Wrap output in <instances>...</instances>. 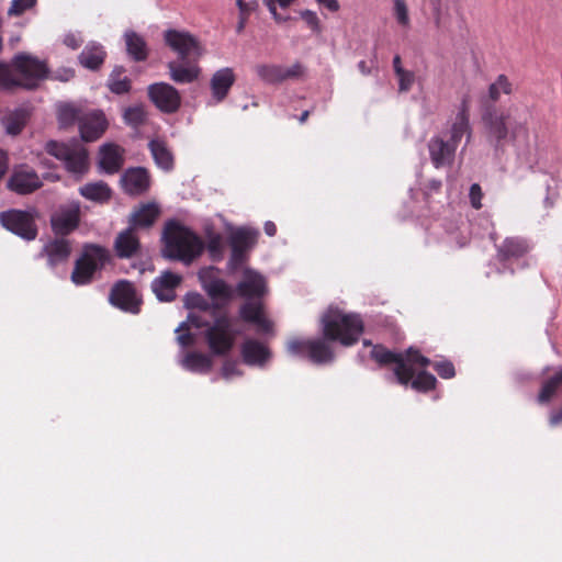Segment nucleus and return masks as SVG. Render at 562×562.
I'll return each mask as SVG.
<instances>
[{
    "mask_svg": "<svg viewBox=\"0 0 562 562\" xmlns=\"http://www.w3.org/2000/svg\"><path fill=\"white\" fill-rule=\"evenodd\" d=\"M82 43H83V40L79 35V33L69 32L64 37V44L71 49L79 48Z\"/></svg>",
    "mask_w": 562,
    "mask_h": 562,
    "instance_id": "obj_56",
    "label": "nucleus"
},
{
    "mask_svg": "<svg viewBox=\"0 0 562 562\" xmlns=\"http://www.w3.org/2000/svg\"><path fill=\"white\" fill-rule=\"evenodd\" d=\"M434 369L442 379H451L456 375L454 366L448 360L434 363Z\"/></svg>",
    "mask_w": 562,
    "mask_h": 562,
    "instance_id": "obj_51",
    "label": "nucleus"
},
{
    "mask_svg": "<svg viewBox=\"0 0 562 562\" xmlns=\"http://www.w3.org/2000/svg\"><path fill=\"white\" fill-rule=\"evenodd\" d=\"M35 4L36 0H12L10 8L8 9V14L11 16H19Z\"/></svg>",
    "mask_w": 562,
    "mask_h": 562,
    "instance_id": "obj_49",
    "label": "nucleus"
},
{
    "mask_svg": "<svg viewBox=\"0 0 562 562\" xmlns=\"http://www.w3.org/2000/svg\"><path fill=\"white\" fill-rule=\"evenodd\" d=\"M531 250L530 243L518 236L506 237L501 245L497 246V258L501 261L519 259Z\"/></svg>",
    "mask_w": 562,
    "mask_h": 562,
    "instance_id": "obj_26",
    "label": "nucleus"
},
{
    "mask_svg": "<svg viewBox=\"0 0 562 562\" xmlns=\"http://www.w3.org/2000/svg\"><path fill=\"white\" fill-rule=\"evenodd\" d=\"M262 1L267 5L270 14L272 15V18L274 19L276 22L281 23V22H284V21H286L289 19V18H284L281 14L278 13L277 4L274 3V0H262Z\"/></svg>",
    "mask_w": 562,
    "mask_h": 562,
    "instance_id": "obj_57",
    "label": "nucleus"
},
{
    "mask_svg": "<svg viewBox=\"0 0 562 562\" xmlns=\"http://www.w3.org/2000/svg\"><path fill=\"white\" fill-rule=\"evenodd\" d=\"M318 4L325 7L330 12H337L339 10V2L337 0H315Z\"/></svg>",
    "mask_w": 562,
    "mask_h": 562,
    "instance_id": "obj_60",
    "label": "nucleus"
},
{
    "mask_svg": "<svg viewBox=\"0 0 562 562\" xmlns=\"http://www.w3.org/2000/svg\"><path fill=\"white\" fill-rule=\"evenodd\" d=\"M85 113L86 112H82L79 108L71 103L60 104L57 110L59 126L66 128L74 125L75 123L79 124L80 117H82Z\"/></svg>",
    "mask_w": 562,
    "mask_h": 562,
    "instance_id": "obj_39",
    "label": "nucleus"
},
{
    "mask_svg": "<svg viewBox=\"0 0 562 562\" xmlns=\"http://www.w3.org/2000/svg\"><path fill=\"white\" fill-rule=\"evenodd\" d=\"M396 77L398 78V90L401 92L408 91L415 81L414 72L405 69L398 72Z\"/></svg>",
    "mask_w": 562,
    "mask_h": 562,
    "instance_id": "obj_52",
    "label": "nucleus"
},
{
    "mask_svg": "<svg viewBox=\"0 0 562 562\" xmlns=\"http://www.w3.org/2000/svg\"><path fill=\"white\" fill-rule=\"evenodd\" d=\"M235 82V75L232 68L225 67L217 70L211 79V88L214 98L222 101Z\"/></svg>",
    "mask_w": 562,
    "mask_h": 562,
    "instance_id": "obj_31",
    "label": "nucleus"
},
{
    "mask_svg": "<svg viewBox=\"0 0 562 562\" xmlns=\"http://www.w3.org/2000/svg\"><path fill=\"white\" fill-rule=\"evenodd\" d=\"M106 53L97 43H89L79 54L78 59L81 66L90 70H97L104 63Z\"/></svg>",
    "mask_w": 562,
    "mask_h": 562,
    "instance_id": "obj_32",
    "label": "nucleus"
},
{
    "mask_svg": "<svg viewBox=\"0 0 562 562\" xmlns=\"http://www.w3.org/2000/svg\"><path fill=\"white\" fill-rule=\"evenodd\" d=\"M448 134L449 140L457 147L464 136L467 137V143L470 142L472 136V127L470 124V102L468 97L462 98Z\"/></svg>",
    "mask_w": 562,
    "mask_h": 562,
    "instance_id": "obj_19",
    "label": "nucleus"
},
{
    "mask_svg": "<svg viewBox=\"0 0 562 562\" xmlns=\"http://www.w3.org/2000/svg\"><path fill=\"white\" fill-rule=\"evenodd\" d=\"M45 150L60 160L70 173L82 176L88 171V150L77 140L71 143L48 140L45 144Z\"/></svg>",
    "mask_w": 562,
    "mask_h": 562,
    "instance_id": "obj_7",
    "label": "nucleus"
},
{
    "mask_svg": "<svg viewBox=\"0 0 562 562\" xmlns=\"http://www.w3.org/2000/svg\"><path fill=\"white\" fill-rule=\"evenodd\" d=\"M140 243L135 229L127 227L122 231L114 240V249L119 258H131L139 249Z\"/></svg>",
    "mask_w": 562,
    "mask_h": 562,
    "instance_id": "obj_28",
    "label": "nucleus"
},
{
    "mask_svg": "<svg viewBox=\"0 0 562 562\" xmlns=\"http://www.w3.org/2000/svg\"><path fill=\"white\" fill-rule=\"evenodd\" d=\"M257 77L267 85L283 82L282 66L274 64H258L255 66Z\"/></svg>",
    "mask_w": 562,
    "mask_h": 562,
    "instance_id": "obj_37",
    "label": "nucleus"
},
{
    "mask_svg": "<svg viewBox=\"0 0 562 562\" xmlns=\"http://www.w3.org/2000/svg\"><path fill=\"white\" fill-rule=\"evenodd\" d=\"M162 255L170 260L191 263L204 250L203 240L190 228L175 220L166 223L164 233Z\"/></svg>",
    "mask_w": 562,
    "mask_h": 562,
    "instance_id": "obj_3",
    "label": "nucleus"
},
{
    "mask_svg": "<svg viewBox=\"0 0 562 562\" xmlns=\"http://www.w3.org/2000/svg\"><path fill=\"white\" fill-rule=\"evenodd\" d=\"M310 339L302 340L299 338H292L286 344V351L294 357H303L307 355V345Z\"/></svg>",
    "mask_w": 562,
    "mask_h": 562,
    "instance_id": "obj_48",
    "label": "nucleus"
},
{
    "mask_svg": "<svg viewBox=\"0 0 562 562\" xmlns=\"http://www.w3.org/2000/svg\"><path fill=\"white\" fill-rule=\"evenodd\" d=\"M124 122L132 127L142 126L147 120V113L142 104L128 106L123 112Z\"/></svg>",
    "mask_w": 562,
    "mask_h": 562,
    "instance_id": "obj_42",
    "label": "nucleus"
},
{
    "mask_svg": "<svg viewBox=\"0 0 562 562\" xmlns=\"http://www.w3.org/2000/svg\"><path fill=\"white\" fill-rule=\"evenodd\" d=\"M258 233L247 228H239L231 235L232 254L228 266L236 269L244 263L247 251L256 244Z\"/></svg>",
    "mask_w": 562,
    "mask_h": 562,
    "instance_id": "obj_16",
    "label": "nucleus"
},
{
    "mask_svg": "<svg viewBox=\"0 0 562 562\" xmlns=\"http://www.w3.org/2000/svg\"><path fill=\"white\" fill-rule=\"evenodd\" d=\"M78 192L86 200L98 204L108 203L113 194L110 186L102 180L87 182L78 189Z\"/></svg>",
    "mask_w": 562,
    "mask_h": 562,
    "instance_id": "obj_29",
    "label": "nucleus"
},
{
    "mask_svg": "<svg viewBox=\"0 0 562 562\" xmlns=\"http://www.w3.org/2000/svg\"><path fill=\"white\" fill-rule=\"evenodd\" d=\"M148 149L155 165L165 172L175 168V157L167 143L160 138H153L148 143Z\"/></svg>",
    "mask_w": 562,
    "mask_h": 562,
    "instance_id": "obj_27",
    "label": "nucleus"
},
{
    "mask_svg": "<svg viewBox=\"0 0 562 562\" xmlns=\"http://www.w3.org/2000/svg\"><path fill=\"white\" fill-rule=\"evenodd\" d=\"M301 18L305 21V23L310 26V29L315 33H321V21L317 14L311 10H303L301 12Z\"/></svg>",
    "mask_w": 562,
    "mask_h": 562,
    "instance_id": "obj_54",
    "label": "nucleus"
},
{
    "mask_svg": "<svg viewBox=\"0 0 562 562\" xmlns=\"http://www.w3.org/2000/svg\"><path fill=\"white\" fill-rule=\"evenodd\" d=\"M125 71L124 67L116 66L109 76L108 87L115 94H124L131 90V80L122 76Z\"/></svg>",
    "mask_w": 562,
    "mask_h": 562,
    "instance_id": "obj_40",
    "label": "nucleus"
},
{
    "mask_svg": "<svg viewBox=\"0 0 562 562\" xmlns=\"http://www.w3.org/2000/svg\"><path fill=\"white\" fill-rule=\"evenodd\" d=\"M22 128H23L22 123H20L19 121H15V120H10L5 124V131L10 135H18L19 133H21Z\"/></svg>",
    "mask_w": 562,
    "mask_h": 562,
    "instance_id": "obj_59",
    "label": "nucleus"
},
{
    "mask_svg": "<svg viewBox=\"0 0 562 562\" xmlns=\"http://www.w3.org/2000/svg\"><path fill=\"white\" fill-rule=\"evenodd\" d=\"M436 383V376L427 371H420L417 374L414 373L413 378L408 382L412 389L418 392H428L435 389Z\"/></svg>",
    "mask_w": 562,
    "mask_h": 562,
    "instance_id": "obj_43",
    "label": "nucleus"
},
{
    "mask_svg": "<svg viewBox=\"0 0 562 562\" xmlns=\"http://www.w3.org/2000/svg\"><path fill=\"white\" fill-rule=\"evenodd\" d=\"M562 423V407L558 411H553L550 415L549 424L555 427Z\"/></svg>",
    "mask_w": 562,
    "mask_h": 562,
    "instance_id": "obj_61",
    "label": "nucleus"
},
{
    "mask_svg": "<svg viewBox=\"0 0 562 562\" xmlns=\"http://www.w3.org/2000/svg\"><path fill=\"white\" fill-rule=\"evenodd\" d=\"M164 40L166 45L178 54L180 61L195 60L202 55L199 41L189 32L170 29L165 31Z\"/></svg>",
    "mask_w": 562,
    "mask_h": 562,
    "instance_id": "obj_10",
    "label": "nucleus"
},
{
    "mask_svg": "<svg viewBox=\"0 0 562 562\" xmlns=\"http://www.w3.org/2000/svg\"><path fill=\"white\" fill-rule=\"evenodd\" d=\"M482 121L488 138L495 143L496 148L508 138L516 140L528 136L526 122L513 116L510 110L499 111L494 106H487L482 114Z\"/></svg>",
    "mask_w": 562,
    "mask_h": 562,
    "instance_id": "obj_4",
    "label": "nucleus"
},
{
    "mask_svg": "<svg viewBox=\"0 0 562 562\" xmlns=\"http://www.w3.org/2000/svg\"><path fill=\"white\" fill-rule=\"evenodd\" d=\"M21 81L14 77L8 64L0 63V87L10 90L14 87H21Z\"/></svg>",
    "mask_w": 562,
    "mask_h": 562,
    "instance_id": "obj_44",
    "label": "nucleus"
},
{
    "mask_svg": "<svg viewBox=\"0 0 562 562\" xmlns=\"http://www.w3.org/2000/svg\"><path fill=\"white\" fill-rule=\"evenodd\" d=\"M207 250L213 259H218L223 254V237L218 233L207 235Z\"/></svg>",
    "mask_w": 562,
    "mask_h": 562,
    "instance_id": "obj_46",
    "label": "nucleus"
},
{
    "mask_svg": "<svg viewBox=\"0 0 562 562\" xmlns=\"http://www.w3.org/2000/svg\"><path fill=\"white\" fill-rule=\"evenodd\" d=\"M257 2L256 1H252V2H246L245 3V10L244 11H239L240 15H244L246 18H248V15L257 8Z\"/></svg>",
    "mask_w": 562,
    "mask_h": 562,
    "instance_id": "obj_63",
    "label": "nucleus"
},
{
    "mask_svg": "<svg viewBox=\"0 0 562 562\" xmlns=\"http://www.w3.org/2000/svg\"><path fill=\"white\" fill-rule=\"evenodd\" d=\"M70 241L61 237L48 240L43 246L36 258H46L47 267L54 270L57 266L66 263L70 257Z\"/></svg>",
    "mask_w": 562,
    "mask_h": 562,
    "instance_id": "obj_20",
    "label": "nucleus"
},
{
    "mask_svg": "<svg viewBox=\"0 0 562 562\" xmlns=\"http://www.w3.org/2000/svg\"><path fill=\"white\" fill-rule=\"evenodd\" d=\"M562 389V369L557 371L554 375L546 380L538 394L537 401L540 404H546Z\"/></svg>",
    "mask_w": 562,
    "mask_h": 562,
    "instance_id": "obj_38",
    "label": "nucleus"
},
{
    "mask_svg": "<svg viewBox=\"0 0 562 562\" xmlns=\"http://www.w3.org/2000/svg\"><path fill=\"white\" fill-rule=\"evenodd\" d=\"M148 95L153 103L165 113H175L181 104L179 91L166 82L150 85Z\"/></svg>",
    "mask_w": 562,
    "mask_h": 562,
    "instance_id": "obj_15",
    "label": "nucleus"
},
{
    "mask_svg": "<svg viewBox=\"0 0 562 562\" xmlns=\"http://www.w3.org/2000/svg\"><path fill=\"white\" fill-rule=\"evenodd\" d=\"M371 357L380 364L395 363L393 374L387 376L389 381L396 380L397 383L407 386L414 375V371L406 366L404 355L391 351L382 346H373Z\"/></svg>",
    "mask_w": 562,
    "mask_h": 562,
    "instance_id": "obj_11",
    "label": "nucleus"
},
{
    "mask_svg": "<svg viewBox=\"0 0 562 562\" xmlns=\"http://www.w3.org/2000/svg\"><path fill=\"white\" fill-rule=\"evenodd\" d=\"M513 91V86L507 76L499 75L496 80L490 85L487 90L488 99L493 102L499 100L501 94H510Z\"/></svg>",
    "mask_w": 562,
    "mask_h": 562,
    "instance_id": "obj_41",
    "label": "nucleus"
},
{
    "mask_svg": "<svg viewBox=\"0 0 562 562\" xmlns=\"http://www.w3.org/2000/svg\"><path fill=\"white\" fill-rule=\"evenodd\" d=\"M221 374L225 380H231L234 376H240L243 372L238 368V362L235 360H226L223 363Z\"/></svg>",
    "mask_w": 562,
    "mask_h": 562,
    "instance_id": "obj_50",
    "label": "nucleus"
},
{
    "mask_svg": "<svg viewBox=\"0 0 562 562\" xmlns=\"http://www.w3.org/2000/svg\"><path fill=\"white\" fill-rule=\"evenodd\" d=\"M457 148L449 139L445 140L440 136H434L428 142L430 160L436 168L452 165Z\"/></svg>",
    "mask_w": 562,
    "mask_h": 562,
    "instance_id": "obj_22",
    "label": "nucleus"
},
{
    "mask_svg": "<svg viewBox=\"0 0 562 562\" xmlns=\"http://www.w3.org/2000/svg\"><path fill=\"white\" fill-rule=\"evenodd\" d=\"M35 210L11 209L0 213V223L9 232L31 241L37 237Z\"/></svg>",
    "mask_w": 562,
    "mask_h": 562,
    "instance_id": "obj_8",
    "label": "nucleus"
},
{
    "mask_svg": "<svg viewBox=\"0 0 562 562\" xmlns=\"http://www.w3.org/2000/svg\"><path fill=\"white\" fill-rule=\"evenodd\" d=\"M393 13L400 25L404 27L409 26L411 20L405 0H394Z\"/></svg>",
    "mask_w": 562,
    "mask_h": 562,
    "instance_id": "obj_47",
    "label": "nucleus"
},
{
    "mask_svg": "<svg viewBox=\"0 0 562 562\" xmlns=\"http://www.w3.org/2000/svg\"><path fill=\"white\" fill-rule=\"evenodd\" d=\"M109 259L110 254L106 248L94 244L85 245L81 256L75 262L71 281L76 285L90 283L95 272L102 270Z\"/></svg>",
    "mask_w": 562,
    "mask_h": 562,
    "instance_id": "obj_6",
    "label": "nucleus"
},
{
    "mask_svg": "<svg viewBox=\"0 0 562 562\" xmlns=\"http://www.w3.org/2000/svg\"><path fill=\"white\" fill-rule=\"evenodd\" d=\"M181 367L193 373H207L212 369V359L210 356L201 352H187L179 361Z\"/></svg>",
    "mask_w": 562,
    "mask_h": 562,
    "instance_id": "obj_33",
    "label": "nucleus"
},
{
    "mask_svg": "<svg viewBox=\"0 0 562 562\" xmlns=\"http://www.w3.org/2000/svg\"><path fill=\"white\" fill-rule=\"evenodd\" d=\"M99 167L108 173L119 172L124 164V149L112 143L103 144L99 149Z\"/></svg>",
    "mask_w": 562,
    "mask_h": 562,
    "instance_id": "obj_23",
    "label": "nucleus"
},
{
    "mask_svg": "<svg viewBox=\"0 0 562 562\" xmlns=\"http://www.w3.org/2000/svg\"><path fill=\"white\" fill-rule=\"evenodd\" d=\"M109 300L112 305L133 314L139 312L140 301L137 299L133 284L122 280L115 283L110 292Z\"/></svg>",
    "mask_w": 562,
    "mask_h": 562,
    "instance_id": "obj_17",
    "label": "nucleus"
},
{
    "mask_svg": "<svg viewBox=\"0 0 562 562\" xmlns=\"http://www.w3.org/2000/svg\"><path fill=\"white\" fill-rule=\"evenodd\" d=\"M78 127L82 140L94 142L106 131L108 120L101 110H92L80 117Z\"/></svg>",
    "mask_w": 562,
    "mask_h": 562,
    "instance_id": "obj_18",
    "label": "nucleus"
},
{
    "mask_svg": "<svg viewBox=\"0 0 562 562\" xmlns=\"http://www.w3.org/2000/svg\"><path fill=\"white\" fill-rule=\"evenodd\" d=\"M324 338L310 339L307 358L315 364L330 363L335 359L329 341L342 346L355 345L363 331V322L357 314H346L338 308H328L322 317Z\"/></svg>",
    "mask_w": 562,
    "mask_h": 562,
    "instance_id": "obj_1",
    "label": "nucleus"
},
{
    "mask_svg": "<svg viewBox=\"0 0 562 562\" xmlns=\"http://www.w3.org/2000/svg\"><path fill=\"white\" fill-rule=\"evenodd\" d=\"M240 355L244 363L251 367H263L271 358L267 345L252 338L245 339L241 344Z\"/></svg>",
    "mask_w": 562,
    "mask_h": 562,
    "instance_id": "obj_24",
    "label": "nucleus"
},
{
    "mask_svg": "<svg viewBox=\"0 0 562 562\" xmlns=\"http://www.w3.org/2000/svg\"><path fill=\"white\" fill-rule=\"evenodd\" d=\"M204 337L211 352L215 356L228 353L235 342L238 330L234 328L233 319L224 308L203 325Z\"/></svg>",
    "mask_w": 562,
    "mask_h": 562,
    "instance_id": "obj_5",
    "label": "nucleus"
},
{
    "mask_svg": "<svg viewBox=\"0 0 562 562\" xmlns=\"http://www.w3.org/2000/svg\"><path fill=\"white\" fill-rule=\"evenodd\" d=\"M42 186L40 175L26 164L14 166L7 181V188L19 195L31 194Z\"/></svg>",
    "mask_w": 562,
    "mask_h": 562,
    "instance_id": "obj_12",
    "label": "nucleus"
},
{
    "mask_svg": "<svg viewBox=\"0 0 562 562\" xmlns=\"http://www.w3.org/2000/svg\"><path fill=\"white\" fill-rule=\"evenodd\" d=\"M440 188H441V181L431 179L426 187L425 193L430 194L431 192H437V191H439Z\"/></svg>",
    "mask_w": 562,
    "mask_h": 562,
    "instance_id": "obj_62",
    "label": "nucleus"
},
{
    "mask_svg": "<svg viewBox=\"0 0 562 562\" xmlns=\"http://www.w3.org/2000/svg\"><path fill=\"white\" fill-rule=\"evenodd\" d=\"M80 222V203L70 201L60 205L58 210L50 216L52 229L57 235H67L75 231Z\"/></svg>",
    "mask_w": 562,
    "mask_h": 562,
    "instance_id": "obj_14",
    "label": "nucleus"
},
{
    "mask_svg": "<svg viewBox=\"0 0 562 562\" xmlns=\"http://www.w3.org/2000/svg\"><path fill=\"white\" fill-rule=\"evenodd\" d=\"M404 359H405L406 366L408 368H411L413 371H415L413 369V366H419V367L425 368L431 363L429 358L420 355L419 350H417L413 347H409L406 350V355H404Z\"/></svg>",
    "mask_w": 562,
    "mask_h": 562,
    "instance_id": "obj_45",
    "label": "nucleus"
},
{
    "mask_svg": "<svg viewBox=\"0 0 562 562\" xmlns=\"http://www.w3.org/2000/svg\"><path fill=\"white\" fill-rule=\"evenodd\" d=\"M127 54L136 61H143L148 56L145 40L134 31L124 33Z\"/></svg>",
    "mask_w": 562,
    "mask_h": 562,
    "instance_id": "obj_35",
    "label": "nucleus"
},
{
    "mask_svg": "<svg viewBox=\"0 0 562 562\" xmlns=\"http://www.w3.org/2000/svg\"><path fill=\"white\" fill-rule=\"evenodd\" d=\"M265 233H266L268 236H270V237L274 236V235H276V233H277V226H276V224H274L273 222H271V221H267V222L265 223Z\"/></svg>",
    "mask_w": 562,
    "mask_h": 562,
    "instance_id": "obj_64",
    "label": "nucleus"
},
{
    "mask_svg": "<svg viewBox=\"0 0 562 562\" xmlns=\"http://www.w3.org/2000/svg\"><path fill=\"white\" fill-rule=\"evenodd\" d=\"M202 284L209 296L214 300L228 301L233 296L232 288L222 279L213 277L203 278Z\"/></svg>",
    "mask_w": 562,
    "mask_h": 562,
    "instance_id": "obj_36",
    "label": "nucleus"
},
{
    "mask_svg": "<svg viewBox=\"0 0 562 562\" xmlns=\"http://www.w3.org/2000/svg\"><path fill=\"white\" fill-rule=\"evenodd\" d=\"M236 294L246 299L239 308L240 318L256 325L259 333H270L272 323L265 316L262 296L267 293V282L263 276L252 269H245L243 279L236 285Z\"/></svg>",
    "mask_w": 562,
    "mask_h": 562,
    "instance_id": "obj_2",
    "label": "nucleus"
},
{
    "mask_svg": "<svg viewBox=\"0 0 562 562\" xmlns=\"http://www.w3.org/2000/svg\"><path fill=\"white\" fill-rule=\"evenodd\" d=\"M12 66L24 78L20 86L26 89H34L40 80L46 78L48 72L47 66L43 61L25 53L15 55Z\"/></svg>",
    "mask_w": 562,
    "mask_h": 562,
    "instance_id": "obj_13",
    "label": "nucleus"
},
{
    "mask_svg": "<svg viewBox=\"0 0 562 562\" xmlns=\"http://www.w3.org/2000/svg\"><path fill=\"white\" fill-rule=\"evenodd\" d=\"M159 212V207L155 203L142 204L131 214L128 226L133 229L148 228L155 223Z\"/></svg>",
    "mask_w": 562,
    "mask_h": 562,
    "instance_id": "obj_30",
    "label": "nucleus"
},
{
    "mask_svg": "<svg viewBox=\"0 0 562 562\" xmlns=\"http://www.w3.org/2000/svg\"><path fill=\"white\" fill-rule=\"evenodd\" d=\"M184 61H169L170 78L176 83H191L199 77V68L194 65L184 66Z\"/></svg>",
    "mask_w": 562,
    "mask_h": 562,
    "instance_id": "obj_34",
    "label": "nucleus"
},
{
    "mask_svg": "<svg viewBox=\"0 0 562 562\" xmlns=\"http://www.w3.org/2000/svg\"><path fill=\"white\" fill-rule=\"evenodd\" d=\"M177 341L182 348H186L194 344V337L190 333H182L177 336Z\"/></svg>",
    "mask_w": 562,
    "mask_h": 562,
    "instance_id": "obj_58",
    "label": "nucleus"
},
{
    "mask_svg": "<svg viewBox=\"0 0 562 562\" xmlns=\"http://www.w3.org/2000/svg\"><path fill=\"white\" fill-rule=\"evenodd\" d=\"M181 277L171 271H165L151 282V290L161 302H171L176 299V288L180 284Z\"/></svg>",
    "mask_w": 562,
    "mask_h": 562,
    "instance_id": "obj_25",
    "label": "nucleus"
},
{
    "mask_svg": "<svg viewBox=\"0 0 562 562\" xmlns=\"http://www.w3.org/2000/svg\"><path fill=\"white\" fill-rule=\"evenodd\" d=\"M282 72L283 81L288 79H296L302 76L303 67L300 63H295L291 67L286 68L282 66Z\"/></svg>",
    "mask_w": 562,
    "mask_h": 562,
    "instance_id": "obj_55",
    "label": "nucleus"
},
{
    "mask_svg": "<svg viewBox=\"0 0 562 562\" xmlns=\"http://www.w3.org/2000/svg\"><path fill=\"white\" fill-rule=\"evenodd\" d=\"M483 191L479 183H473L470 187L469 190V199L471 206L475 210H480L482 207V199H483Z\"/></svg>",
    "mask_w": 562,
    "mask_h": 562,
    "instance_id": "obj_53",
    "label": "nucleus"
},
{
    "mask_svg": "<svg viewBox=\"0 0 562 562\" xmlns=\"http://www.w3.org/2000/svg\"><path fill=\"white\" fill-rule=\"evenodd\" d=\"M187 304L191 311L188 314L187 321L176 328V333L188 331L190 328L202 329L203 325L207 324V322L210 323L211 317L224 310L218 304L207 302L198 293L188 295Z\"/></svg>",
    "mask_w": 562,
    "mask_h": 562,
    "instance_id": "obj_9",
    "label": "nucleus"
},
{
    "mask_svg": "<svg viewBox=\"0 0 562 562\" xmlns=\"http://www.w3.org/2000/svg\"><path fill=\"white\" fill-rule=\"evenodd\" d=\"M123 191L128 195H140L149 190L150 176L144 167H132L121 176Z\"/></svg>",
    "mask_w": 562,
    "mask_h": 562,
    "instance_id": "obj_21",
    "label": "nucleus"
}]
</instances>
